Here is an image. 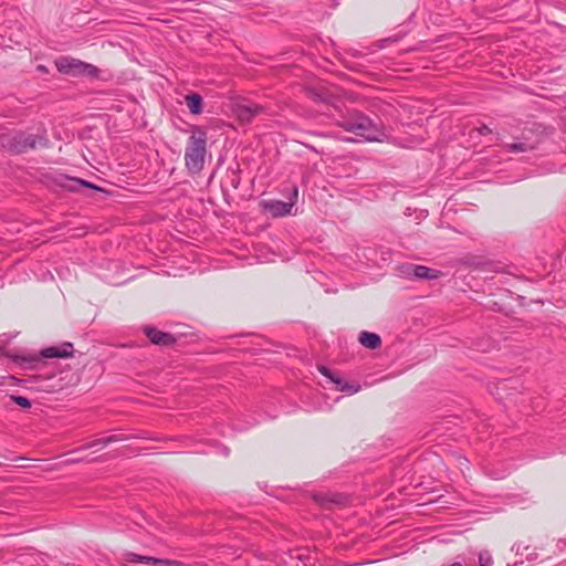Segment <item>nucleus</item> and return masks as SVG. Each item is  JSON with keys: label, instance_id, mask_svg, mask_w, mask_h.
<instances>
[{"label": "nucleus", "instance_id": "f257e3e1", "mask_svg": "<svg viewBox=\"0 0 566 566\" xmlns=\"http://www.w3.org/2000/svg\"><path fill=\"white\" fill-rule=\"evenodd\" d=\"M337 125L368 142H380L385 136L379 123L358 111H353L347 116H342V119L337 120Z\"/></svg>", "mask_w": 566, "mask_h": 566}, {"label": "nucleus", "instance_id": "f03ea898", "mask_svg": "<svg viewBox=\"0 0 566 566\" xmlns=\"http://www.w3.org/2000/svg\"><path fill=\"white\" fill-rule=\"evenodd\" d=\"M49 139L45 134L34 135L25 132H12L0 135V147L6 151L19 155L36 147L46 148Z\"/></svg>", "mask_w": 566, "mask_h": 566}, {"label": "nucleus", "instance_id": "7ed1b4c3", "mask_svg": "<svg viewBox=\"0 0 566 566\" xmlns=\"http://www.w3.org/2000/svg\"><path fill=\"white\" fill-rule=\"evenodd\" d=\"M206 155L207 133L203 128L193 126L185 149V165L190 174L196 175L203 169Z\"/></svg>", "mask_w": 566, "mask_h": 566}, {"label": "nucleus", "instance_id": "20e7f679", "mask_svg": "<svg viewBox=\"0 0 566 566\" xmlns=\"http://www.w3.org/2000/svg\"><path fill=\"white\" fill-rule=\"evenodd\" d=\"M233 112L240 122L250 123L264 112V107L251 102H241L234 105Z\"/></svg>", "mask_w": 566, "mask_h": 566}, {"label": "nucleus", "instance_id": "39448f33", "mask_svg": "<svg viewBox=\"0 0 566 566\" xmlns=\"http://www.w3.org/2000/svg\"><path fill=\"white\" fill-rule=\"evenodd\" d=\"M55 66L63 74L78 76L83 75L84 62L70 56H61L55 60Z\"/></svg>", "mask_w": 566, "mask_h": 566}, {"label": "nucleus", "instance_id": "423d86ee", "mask_svg": "<svg viewBox=\"0 0 566 566\" xmlns=\"http://www.w3.org/2000/svg\"><path fill=\"white\" fill-rule=\"evenodd\" d=\"M144 333L149 338V340L156 345L169 347L176 343L174 335L161 332L151 326L144 327Z\"/></svg>", "mask_w": 566, "mask_h": 566}, {"label": "nucleus", "instance_id": "0eeeda50", "mask_svg": "<svg viewBox=\"0 0 566 566\" xmlns=\"http://www.w3.org/2000/svg\"><path fill=\"white\" fill-rule=\"evenodd\" d=\"M308 95L314 102L323 103L327 106L334 107L335 109H338L339 103L342 102L338 97L325 88H311L308 91Z\"/></svg>", "mask_w": 566, "mask_h": 566}, {"label": "nucleus", "instance_id": "6e6552de", "mask_svg": "<svg viewBox=\"0 0 566 566\" xmlns=\"http://www.w3.org/2000/svg\"><path fill=\"white\" fill-rule=\"evenodd\" d=\"M126 562L128 563H140L145 565H153V566H171L176 565V562L165 558H157V557H150V556H143L135 553H127L126 554Z\"/></svg>", "mask_w": 566, "mask_h": 566}, {"label": "nucleus", "instance_id": "1a4fd4ad", "mask_svg": "<svg viewBox=\"0 0 566 566\" xmlns=\"http://www.w3.org/2000/svg\"><path fill=\"white\" fill-rule=\"evenodd\" d=\"M294 203L284 202L280 200H271L264 202V209L269 211L273 217H283L291 214Z\"/></svg>", "mask_w": 566, "mask_h": 566}, {"label": "nucleus", "instance_id": "9d476101", "mask_svg": "<svg viewBox=\"0 0 566 566\" xmlns=\"http://www.w3.org/2000/svg\"><path fill=\"white\" fill-rule=\"evenodd\" d=\"M318 371L325 377L329 378L332 382H334L340 391H346L349 394L358 391V387H355L354 385H350L347 381L343 380L340 377L334 375L332 370L326 366H318Z\"/></svg>", "mask_w": 566, "mask_h": 566}, {"label": "nucleus", "instance_id": "9b49d317", "mask_svg": "<svg viewBox=\"0 0 566 566\" xmlns=\"http://www.w3.org/2000/svg\"><path fill=\"white\" fill-rule=\"evenodd\" d=\"M316 503L323 507L331 509L334 505H344L347 502V497L342 494L335 493H319L314 495Z\"/></svg>", "mask_w": 566, "mask_h": 566}, {"label": "nucleus", "instance_id": "f8f14e48", "mask_svg": "<svg viewBox=\"0 0 566 566\" xmlns=\"http://www.w3.org/2000/svg\"><path fill=\"white\" fill-rule=\"evenodd\" d=\"M73 354V345L71 343H63L60 347H48L41 352L44 358H67Z\"/></svg>", "mask_w": 566, "mask_h": 566}, {"label": "nucleus", "instance_id": "ddd939ff", "mask_svg": "<svg viewBox=\"0 0 566 566\" xmlns=\"http://www.w3.org/2000/svg\"><path fill=\"white\" fill-rule=\"evenodd\" d=\"M62 180L63 181L61 182V186L70 191H78L83 187L99 190L97 186H94L93 184L82 180L80 178L63 177Z\"/></svg>", "mask_w": 566, "mask_h": 566}, {"label": "nucleus", "instance_id": "4468645a", "mask_svg": "<svg viewBox=\"0 0 566 566\" xmlns=\"http://www.w3.org/2000/svg\"><path fill=\"white\" fill-rule=\"evenodd\" d=\"M185 102L191 114L199 115L203 112V98L198 93L186 95Z\"/></svg>", "mask_w": 566, "mask_h": 566}, {"label": "nucleus", "instance_id": "2eb2a0df", "mask_svg": "<svg viewBox=\"0 0 566 566\" xmlns=\"http://www.w3.org/2000/svg\"><path fill=\"white\" fill-rule=\"evenodd\" d=\"M359 343L368 349H377L381 345V338L378 334L363 331L358 337Z\"/></svg>", "mask_w": 566, "mask_h": 566}, {"label": "nucleus", "instance_id": "dca6fc26", "mask_svg": "<svg viewBox=\"0 0 566 566\" xmlns=\"http://www.w3.org/2000/svg\"><path fill=\"white\" fill-rule=\"evenodd\" d=\"M412 271L413 277L432 280L439 276V271L430 269L424 265H415L409 268Z\"/></svg>", "mask_w": 566, "mask_h": 566}, {"label": "nucleus", "instance_id": "f3484780", "mask_svg": "<svg viewBox=\"0 0 566 566\" xmlns=\"http://www.w3.org/2000/svg\"><path fill=\"white\" fill-rule=\"evenodd\" d=\"M124 440V437L123 436H109V437H106V438H101V439H96L90 443H86L83 449H91V448H94V447H106L108 446L109 443H113V442H118V441H123Z\"/></svg>", "mask_w": 566, "mask_h": 566}, {"label": "nucleus", "instance_id": "a211bd4d", "mask_svg": "<svg viewBox=\"0 0 566 566\" xmlns=\"http://www.w3.org/2000/svg\"><path fill=\"white\" fill-rule=\"evenodd\" d=\"M504 147L510 153H526V151L533 150L535 148L533 145L525 143V142H516V143L505 144Z\"/></svg>", "mask_w": 566, "mask_h": 566}, {"label": "nucleus", "instance_id": "6ab92c4d", "mask_svg": "<svg viewBox=\"0 0 566 566\" xmlns=\"http://www.w3.org/2000/svg\"><path fill=\"white\" fill-rule=\"evenodd\" d=\"M98 74L99 70L95 65L84 62L83 75H87L90 77H97Z\"/></svg>", "mask_w": 566, "mask_h": 566}, {"label": "nucleus", "instance_id": "aec40b11", "mask_svg": "<svg viewBox=\"0 0 566 566\" xmlns=\"http://www.w3.org/2000/svg\"><path fill=\"white\" fill-rule=\"evenodd\" d=\"M493 563L492 556L489 551H482L479 554V565L480 566H491Z\"/></svg>", "mask_w": 566, "mask_h": 566}, {"label": "nucleus", "instance_id": "412c9836", "mask_svg": "<svg viewBox=\"0 0 566 566\" xmlns=\"http://www.w3.org/2000/svg\"><path fill=\"white\" fill-rule=\"evenodd\" d=\"M10 398L13 402H15L18 406L24 409L31 407V401L27 397L12 395Z\"/></svg>", "mask_w": 566, "mask_h": 566}, {"label": "nucleus", "instance_id": "4be33fe9", "mask_svg": "<svg viewBox=\"0 0 566 566\" xmlns=\"http://www.w3.org/2000/svg\"><path fill=\"white\" fill-rule=\"evenodd\" d=\"M416 264H403L400 266V273L403 276H413L412 271L409 269L410 266H415Z\"/></svg>", "mask_w": 566, "mask_h": 566}, {"label": "nucleus", "instance_id": "5701e85b", "mask_svg": "<svg viewBox=\"0 0 566 566\" xmlns=\"http://www.w3.org/2000/svg\"><path fill=\"white\" fill-rule=\"evenodd\" d=\"M478 133H479L480 135H483V136H484V135L491 134V133H492V129H491L488 125L483 124V125H481V126L478 128Z\"/></svg>", "mask_w": 566, "mask_h": 566}, {"label": "nucleus", "instance_id": "b1692460", "mask_svg": "<svg viewBox=\"0 0 566 566\" xmlns=\"http://www.w3.org/2000/svg\"><path fill=\"white\" fill-rule=\"evenodd\" d=\"M297 193H298L297 188H294V189H293V196H294L295 198L297 197Z\"/></svg>", "mask_w": 566, "mask_h": 566}, {"label": "nucleus", "instance_id": "393cba45", "mask_svg": "<svg viewBox=\"0 0 566 566\" xmlns=\"http://www.w3.org/2000/svg\"><path fill=\"white\" fill-rule=\"evenodd\" d=\"M449 566H462V565H461V563H459V562H454V563H452V564H451V565H449Z\"/></svg>", "mask_w": 566, "mask_h": 566}, {"label": "nucleus", "instance_id": "a878e982", "mask_svg": "<svg viewBox=\"0 0 566 566\" xmlns=\"http://www.w3.org/2000/svg\"><path fill=\"white\" fill-rule=\"evenodd\" d=\"M38 70H40V71H45L46 69H45V66H43V65H39V66H38Z\"/></svg>", "mask_w": 566, "mask_h": 566}]
</instances>
